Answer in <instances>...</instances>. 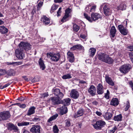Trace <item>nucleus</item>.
I'll list each match as a JSON object with an SVG mask.
<instances>
[{
    "mask_svg": "<svg viewBox=\"0 0 133 133\" xmlns=\"http://www.w3.org/2000/svg\"><path fill=\"white\" fill-rule=\"evenodd\" d=\"M53 129V131L54 133H58L59 130L57 126L56 125L54 126Z\"/></svg>",
    "mask_w": 133,
    "mask_h": 133,
    "instance_id": "a18cd8bd",
    "label": "nucleus"
},
{
    "mask_svg": "<svg viewBox=\"0 0 133 133\" xmlns=\"http://www.w3.org/2000/svg\"><path fill=\"white\" fill-rule=\"evenodd\" d=\"M10 83H7V84L3 86V89L4 88H5L7 87L9 85H10Z\"/></svg>",
    "mask_w": 133,
    "mask_h": 133,
    "instance_id": "338daca9",
    "label": "nucleus"
},
{
    "mask_svg": "<svg viewBox=\"0 0 133 133\" xmlns=\"http://www.w3.org/2000/svg\"><path fill=\"white\" fill-rule=\"evenodd\" d=\"M84 15L85 18L91 22L93 21H95L99 18L101 19L102 18L101 15L97 13L92 12L91 15V18L85 13H84Z\"/></svg>",
    "mask_w": 133,
    "mask_h": 133,
    "instance_id": "f257e3e1",
    "label": "nucleus"
},
{
    "mask_svg": "<svg viewBox=\"0 0 133 133\" xmlns=\"http://www.w3.org/2000/svg\"><path fill=\"white\" fill-rule=\"evenodd\" d=\"M73 28L74 31L77 32L79 30V27L78 25L76 24H73Z\"/></svg>",
    "mask_w": 133,
    "mask_h": 133,
    "instance_id": "a19ab883",
    "label": "nucleus"
},
{
    "mask_svg": "<svg viewBox=\"0 0 133 133\" xmlns=\"http://www.w3.org/2000/svg\"><path fill=\"white\" fill-rule=\"evenodd\" d=\"M19 47H22L23 50L28 51L31 49V45L29 43L25 42H21L19 44Z\"/></svg>",
    "mask_w": 133,
    "mask_h": 133,
    "instance_id": "39448f33",
    "label": "nucleus"
},
{
    "mask_svg": "<svg viewBox=\"0 0 133 133\" xmlns=\"http://www.w3.org/2000/svg\"><path fill=\"white\" fill-rule=\"evenodd\" d=\"M62 78L63 79H70L72 78V77L70 74H67L63 75Z\"/></svg>",
    "mask_w": 133,
    "mask_h": 133,
    "instance_id": "58836bf2",
    "label": "nucleus"
},
{
    "mask_svg": "<svg viewBox=\"0 0 133 133\" xmlns=\"http://www.w3.org/2000/svg\"><path fill=\"white\" fill-rule=\"evenodd\" d=\"M122 116L121 114L115 116L114 119L115 121H121L122 120Z\"/></svg>",
    "mask_w": 133,
    "mask_h": 133,
    "instance_id": "c9c22d12",
    "label": "nucleus"
},
{
    "mask_svg": "<svg viewBox=\"0 0 133 133\" xmlns=\"http://www.w3.org/2000/svg\"><path fill=\"white\" fill-rule=\"evenodd\" d=\"M96 113L98 116H100L102 114V113L100 112L97 111H96Z\"/></svg>",
    "mask_w": 133,
    "mask_h": 133,
    "instance_id": "680f3d73",
    "label": "nucleus"
},
{
    "mask_svg": "<svg viewBox=\"0 0 133 133\" xmlns=\"http://www.w3.org/2000/svg\"><path fill=\"white\" fill-rule=\"evenodd\" d=\"M90 8H91V5H89L88 6H87L85 9V11L90 13L91 12H90Z\"/></svg>",
    "mask_w": 133,
    "mask_h": 133,
    "instance_id": "5fc2aeb1",
    "label": "nucleus"
},
{
    "mask_svg": "<svg viewBox=\"0 0 133 133\" xmlns=\"http://www.w3.org/2000/svg\"><path fill=\"white\" fill-rule=\"evenodd\" d=\"M84 110L83 108L81 107L78 110L77 112L74 115V118H76L83 116L84 112Z\"/></svg>",
    "mask_w": 133,
    "mask_h": 133,
    "instance_id": "ddd939ff",
    "label": "nucleus"
},
{
    "mask_svg": "<svg viewBox=\"0 0 133 133\" xmlns=\"http://www.w3.org/2000/svg\"><path fill=\"white\" fill-rule=\"evenodd\" d=\"M70 96L71 98L76 99L78 98L79 96V93L78 91L76 90L72 89L70 93Z\"/></svg>",
    "mask_w": 133,
    "mask_h": 133,
    "instance_id": "f8f14e48",
    "label": "nucleus"
},
{
    "mask_svg": "<svg viewBox=\"0 0 133 133\" xmlns=\"http://www.w3.org/2000/svg\"><path fill=\"white\" fill-rule=\"evenodd\" d=\"M80 37L83 39H85V38L86 36L84 35L81 34Z\"/></svg>",
    "mask_w": 133,
    "mask_h": 133,
    "instance_id": "774afa93",
    "label": "nucleus"
},
{
    "mask_svg": "<svg viewBox=\"0 0 133 133\" xmlns=\"http://www.w3.org/2000/svg\"><path fill=\"white\" fill-rule=\"evenodd\" d=\"M39 64L40 66V68L42 70H44L45 69V66L44 63L43 61L42 60L41 58H40L38 61Z\"/></svg>",
    "mask_w": 133,
    "mask_h": 133,
    "instance_id": "393cba45",
    "label": "nucleus"
},
{
    "mask_svg": "<svg viewBox=\"0 0 133 133\" xmlns=\"http://www.w3.org/2000/svg\"><path fill=\"white\" fill-rule=\"evenodd\" d=\"M10 116L9 112L6 111L0 113V121L6 120Z\"/></svg>",
    "mask_w": 133,
    "mask_h": 133,
    "instance_id": "0eeeda50",
    "label": "nucleus"
},
{
    "mask_svg": "<svg viewBox=\"0 0 133 133\" xmlns=\"http://www.w3.org/2000/svg\"><path fill=\"white\" fill-rule=\"evenodd\" d=\"M110 32L111 37L112 38L114 37L115 36V34L116 32V30L114 26H112Z\"/></svg>",
    "mask_w": 133,
    "mask_h": 133,
    "instance_id": "a878e982",
    "label": "nucleus"
},
{
    "mask_svg": "<svg viewBox=\"0 0 133 133\" xmlns=\"http://www.w3.org/2000/svg\"><path fill=\"white\" fill-rule=\"evenodd\" d=\"M67 55L69 62H73L74 61V57L73 53L70 51H69L67 52Z\"/></svg>",
    "mask_w": 133,
    "mask_h": 133,
    "instance_id": "4be33fe9",
    "label": "nucleus"
},
{
    "mask_svg": "<svg viewBox=\"0 0 133 133\" xmlns=\"http://www.w3.org/2000/svg\"><path fill=\"white\" fill-rule=\"evenodd\" d=\"M126 5L124 3H122L118 6V9L119 10H124L126 9Z\"/></svg>",
    "mask_w": 133,
    "mask_h": 133,
    "instance_id": "473e14b6",
    "label": "nucleus"
},
{
    "mask_svg": "<svg viewBox=\"0 0 133 133\" xmlns=\"http://www.w3.org/2000/svg\"><path fill=\"white\" fill-rule=\"evenodd\" d=\"M88 92L92 96H94L96 92V87L93 85H91L88 90Z\"/></svg>",
    "mask_w": 133,
    "mask_h": 133,
    "instance_id": "4468645a",
    "label": "nucleus"
},
{
    "mask_svg": "<svg viewBox=\"0 0 133 133\" xmlns=\"http://www.w3.org/2000/svg\"><path fill=\"white\" fill-rule=\"evenodd\" d=\"M41 128L39 125H34L32 126L30 131L31 133H41Z\"/></svg>",
    "mask_w": 133,
    "mask_h": 133,
    "instance_id": "6e6552de",
    "label": "nucleus"
},
{
    "mask_svg": "<svg viewBox=\"0 0 133 133\" xmlns=\"http://www.w3.org/2000/svg\"><path fill=\"white\" fill-rule=\"evenodd\" d=\"M58 8V5H57L56 4H54L51 7V10L50 11L51 12L52 10H56L57 8Z\"/></svg>",
    "mask_w": 133,
    "mask_h": 133,
    "instance_id": "49530a36",
    "label": "nucleus"
},
{
    "mask_svg": "<svg viewBox=\"0 0 133 133\" xmlns=\"http://www.w3.org/2000/svg\"><path fill=\"white\" fill-rule=\"evenodd\" d=\"M63 0H54V1L55 3H60L62 2Z\"/></svg>",
    "mask_w": 133,
    "mask_h": 133,
    "instance_id": "0e129e2a",
    "label": "nucleus"
},
{
    "mask_svg": "<svg viewBox=\"0 0 133 133\" xmlns=\"http://www.w3.org/2000/svg\"><path fill=\"white\" fill-rule=\"evenodd\" d=\"M8 129L10 130H14L15 132H17L18 129L17 126L12 123H9L8 124Z\"/></svg>",
    "mask_w": 133,
    "mask_h": 133,
    "instance_id": "a211bd4d",
    "label": "nucleus"
},
{
    "mask_svg": "<svg viewBox=\"0 0 133 133\" xmlns=\"http://www.w3.org/2000/svg\"><path fill=\"white\" fill-rule=\"evenodd\" d=\"M15 65H17L22 64V62H14Z\"/></svg>",
    "mask_w": 133,
    "mask_h": 133,
    "instance_id": "13d9d810",
    "label": "nucleus"
},
{
    "mask_svg": "<svg viewBox=\"0 0 133 133\" xmlns=\"http://www.w3.org/2000/svg\"><path fill=\"white\" fill-rule=\"evenodd\" d=\"M32 120L33 121H39L40 120V119L38 117H35L33 118Z\"/></svg>",
    "mask_w": 133,
    "mask_h": 133,
    "instance_id": "69168bd1",
    "label": "nucleus"
},
{
    "mask_svg": "<svg viewBox=\"0 0 133 133\" xmlns=\"http://www.w3.org/2000/svg\"><path fill=\"white\" fill-rule=\"evenodd\" d=\"M71 50L74 51L77 49L76 45H74L70 49Z\"/></svg>",
    "mask_w": 133,
    "mask_h": 133,
    "instance_id": "bf43d9fd",
    "label": "nucleus"
},
{
    "mask_svg": "<svg viewBox=\"0 0 133 133\" xmlns=\"http://www.w3.org/2000/svg\"><path fill=\"white\" fill-rule=\"evenodd\" d=\"M109 92L108 90H107V92L105 94V97L107 99H108L109 97Z\"/></svg>",
    "mask_w": 133,
    "mask_h": 133,
    "instance_id": "864d4df0",
    "label": "nucleus"
},
{
    "mask_svg": "<svg viewBox=\"0 0 133 133\" xmlns=\"http://www.w3.org/2000/svg\"><path fill=\"white\" fill-rule=\"evenodd\" d=\"M15 55L17 58L19 59H22L25 57L24 50L22 47H19L15 51Z\"/></svg>",
    "mask_w": 133,
    "mask_h": 133,
    "instance_id": "20e7f679",
    "label": "nucleus"
},
{
    "mask_svg": "<svg viewBox=\"0 0 133 133\" xmlns=\"http://www.w3.org/2000/svg\"><path fill=\"white\" fill-rule=\"evenodd\" d=\"M65 126L68 127H69L71 125V123L69 120L65 121Z\"/></svg>",
    "mask_w": 133,
    "mask_h": 133,
    "instance_id": "de8ad7c7",
    "label": "nucleus"
},
{
    "mask_svg": "<svg viewBox=\"0 0 133 133\" xmlns=\"http://www.w3.org/2000/svg\"><path fill=\"white\" fill-rule=\"evenodd\" d=\"M129 84L131 87L132 90L133 91V83L132 81H130L129 82Z\"/></svg>",
    "mask_w": 133,
    "mask_h": 133,
    "instance_id": "052dcab7",
    "label": "nucleus"
},
{
    "mask_svg": "<svg viewBox=\"0 0 133 133\" xmlns=\"http://www.w3.org/2000/svg\"><path fill=\"white\" fill-rule=\"evenodd\" d=\"M59 98L57 97H52L51 98L52 103L54 105H58L61 103V102L59 99Z\"/></svg>",
    "mask_w": 133,
    "mask_h": 133,
    "instance_id": "6ab92c4d",
    "label": "nucleus"
},
{
    "mask_svg": "<svg viewBox=\"0 0 133 133\" xmlns=\"http://www.w3.org/2000/svg\"><path fill=\"white\" fill-rule=\"evenodd\" d=\"M117 129V128L116 126H115L111 129L110 130V133H114Z\"/></svg>",
    "mask_w": 133,
    "mask_h": 133,
    "instance_id": "8fccbe9b",
    "label": "nucleus"
},
{
    "mask_svg": "<svg viewBox=\"0 0 133 133\" xmlns=\"http://www.w3.org/2000/svg\"><path fill=\"white\" fill-rule=\"evenodd\" d=\"M48 58H50L52 61L56 62L58 61L60 58V55L59 53H53L51 52L48 53L46 54Z\"/></svg>",
    "mask_w": 133,
    "mask_h": 133,
    "instance_id": "f03ea898",
    "label": "nucleus"
},
{
    "mask_svg": "<svg viewBox=\"0 0 133 133\" xmlns=\"http://www.w3.org/2000/svg\"><path fill=\"white\" fill-rule=\"evenodd\" d=\"M89 53L90 56L93 57L95 55L96 52V50L94 48H90L89 49Z\"/></svg>",
    "mask_w": 133,
    "mask_h": 133,
    "instance_id": "72a5a7b5",
    "label": "nucleus"
},
{
    "mask_svg": "<svg viewBox=\"0 0 133 133\" xmlns=\"http://www.w3.org/2000/svg\"><path fill=\"white\" fill-rule=\"evenodd\" d=\"M105 125V122L102 120L97 121L95 123L92 124L94 128L97 130H101Z\"/></svg>",
    "mask_w": 133,
    "mask_h": 133,
    "instance_id": "7ed1b4c3",
    "label": "nucleus"
},
{
    "mask_svg": "<svg viewBox=\"0 0 133 133\" xmlns=\"http://www.w3.org/2000/svg\"><path fill=\"white\" fill-rule=\"evenodd\" d=\"M118 101L117 98H113L111 101L110 105L113 106H117L118 104Z\"/></svg>",
    "mask_w": 133,
    "mask_h": 133,
    "instance_id": "c85d7f7f",
    "label": "nucleus"
},
{
    "mask_svg": "<svg viewBox=\"0 0 133 133\" xmlns=\"http://www.w3.org/2000/svg\"><path fill=\"white\" fill-rule=\"evenodd\" d=\"M52 91L53 93L57 96L59 98H62L63 97V94L60 92L59 89L57 88L54 89H53Z\"/></svg>",
    "mask_w": 133,
    "mask_h": 133,
    "instance_id": "9d476101",
    "label": "nucleus"
},
{
    "mask_svg": "<svg viewBox=\"0 0 133 133\" xmlns=\"http://www.w3.org/2000/svg\"><path fill=\"white\" fill-rule=\"evenodd\" d=\"M97 93L99 95H102L104 93L103 87L101 83L99 84L97 86Z\"/></svg>",
    "mask_w": 133,
    "mask_h": 133,
    "instance_id": "2eb2a0df",
    "label": "nucleus"
},
{
    "mask_svg": "<svg viewBox=\"0 0 133 133\" xmlns=\"http://www.w3.org/2000/svg\"><path fill=\"white\" fill-rule=\"evenodd\" d=\"M57 110L59 113L61 115L66 114L68 112L67 107L65 106H62L61 107L57 108Z\"/></svg>",
    "mask_w": 133,
    "mask_h": 133,
    "instance_id": "9b49d317",
    "label": "nucleus"
},
{
    "mask_svg": "<svg viewBox=\"0 0 133 133\" xmlns=\"http://www.w3.org/2000/svg\"><path fill=\"white\" fill-rule=\"evenodd\" d=\"M6 73V71L5 69H0V76L4 75Z\"/></svg>",
    "mask_w": 133,
    "mask_h": 133,
    "instance_id": "37998d69",
    "label": "nucleus"
},
{
    "mask_svg": "<svg viewBox=\"0 0 133 133\" xmlns=\"http://www.w3.org/2000/svg\"><path fill=\"white\" fill-rule=\"evenodd\" d=\"M41 21L45 25L49 24L50 23V19L45 16L44 15L41 18Z\"/></svg>",
    "mask_w": 133,
    "mask_h": 133,
    "instance_id": "aec40b11",
    "label": "nucleus"
},
{
    "mask_svg": "<svg viewBox=\"0 0 133 133\" xmlns=\"http://www.w3.org/2000/svg\"><path fill=\"white\" fill-rule=\"evenodd\" d=\"M70 17L64 14V16L63 17L61 20V21L63 22H65L66 21L69 20V18Z\"/></svg>",
    "mask_w": 133,
    "mask_h": 133,
    "instance_id": "ea45409f",
    "label": "nucleus"
},
{
    "mask_svg": "<svg viewBox=\"0 0 133 133\" xmlns=\"http://www.w3.org/2000/svg\"><path fill=\"white\" fill-rule=\"evenodd\" d=\"M8 32V29L3 26H0V32L3 34H5Z\"/></svg>",
    "mask_w": 133,
    "mask_h": 133,
    "instance_id": "c756f323",
    "label": "nucleus"
},
{
    "mask_svg": "<svg viewBox=\"0 0 133 133\" xmlns=\"http://www.w3.org/2000/svg\"><path fill=\"white\" fill-rule=\"evenodd\" d=\"M118 27L120 32L122 35H127L128 32V29L124 27L122 25H119Z\"/></svg>",
    "mask_w": 133,
    "mask_h": 133,
    "instance_id": "1a4fd4ad",
    "label": "nucleus"
},
{
    "mask_svg": "<svg viewBox=\"0 0 133 133\" xmlns=\"http://www.w3.org/2000/svg\"><path fill=\"white\" fill-rule=\"evenodd\" d=\"M105 15L108 16L111 14V12L108 5H105L103 8Z\"/></svg>",
    "mask_w": 133,
    "mask_h": 133,
    "instance_id": "f3484780",
    "label": "nucleus"
},
{
    "mask_svg": "<svg viewBox=\"0 0 133 133\" xmlns=\"http://www.w3.org/2000/svg\"><path fill=\"white\" fill-rule=\"evenodd\" d=\"M16 71L14 70L10 69L7 71H6V74L9 76H12L15 75Z\"/></svg>",
    "mask_w": 133,
    "mask_h": 133,
    "instance_id": "7c9ffc66",
    "label": "nucleus"
},
{
    "mask_svg": "<svg viewBox=\"0 0 133 133\" xmlns=\"http://www.w3.org/2000/svg\"><path fill=\"white\" fill-rule=\"evenodd\" d=\"M76 45L77 49L79 50H81L83 49V47L80 44H77Z\"/></svg>",
    "mask_w": 133,
    "mask_h": 133,
    "instance_id": "603ef678",
    "label": "nucleus"
},
{
    "mask_svg": "<svg viewBox=\"0 0 133 133\" xmlns=\"http://www.w3.org/2000/svg\"><path fill=\"white\" fill-rule=\"evenodd\" d=\"M129 56L131 61H132L133 63V52H131L129 53Z\"/></svg>",
    "mask_w": 133,
    "mask_h": 133,
    "instance_id": "6e6d98bb",
    "label": "nucleus"
},
{
    "mask_svg": "<svg viewBox=\"0 0 133 133\" xmlns=\"http://www.w3.org/2000/svg\"><path fill=\"white\" fill-rule=\"evenodd\" d=\"M92 104L94 105H96L98 104V103L96 101H94L92 102Z\"/></svg>",
    "mask_w": 133,
    "mask_h": 133,
    "instance_id": "e2e57ef3",
    "label": "nucleus"
},
{
    "mask_svg": "<svg viewBox=\"0 0 133 133\" xmlns=\"http://www.w3.org/2000/svg\"><path fill=\"white\" fill-rule=\"evenodd\" d=\"M127 48L128 49V50L130 51H133V45H129L127 46Z\"/></svg>",
    "mask_w": 133,
    "mask_h": 133,
    "instance_id": "3c124183",
    "label": "nucleus"
},
{
    "mask_svg": "<svg viewBox=\"0 0 133 133\" xmlns=\"http://www.w3.org/2000/svg\"><path fill=\"white\" fill-rule=\"evenodd\" d=\"M62 9V8L61 7H60L59 8L58 10V11L57 12V16H60V15L59 14H60L61 12V10Z\"/></svg>",
    "mask_w": 133,
    "mask_h": 133,
    "instance_id": "4d7b16f0",
    "label": "nucleus"
},
{
    "mask_svg": "<svg viewBox=\"0 0 133 133\" xmlns=\"http://www.w3.org/2000/svg\"><path fill=\"white\" fill-rule=\"evenodd\" d=\"M107 56L104 53H101L98 54V58L99 60L104 62Z\"/></svg>",
    "mask_w": 133,
    "mask_h": 133,
    "instance_id": "5701e85b",
    "label": "nucleus"
},
{
    "mask_svg": "<svg viewBox=\"0 0 133 133\" xmlns=\"http://www.w3.org/2000/svg\"><path fill=\"white\" fill-rule=\"evenodd\" d=\"M130 107V104L129 102V101H127V103L126 105V107L125 109V110L127 111L129 109V108Z\"/></svg>",
    "mask_w": 133,
    "mask_h": 133,
    "instance_id": "c03bdc74",
    "label": "nucleus"
},
{
    "mask_svg": "<svg viewBox=\"0 0 133 133\" xmlns=\"http://www.w3.org/2000/svg\"><path fill=\"white\" fill-rule=\"evenodd\" d=\"M105 79L106 82L110 85L113 86L114 85V83L113 81L111 78L106 75L105 77Z\"/></svg>",
    "mask_w": 133,
    "mask_h": 133,
    "instance_id": "412c9836",
    "label": "nucleus"
},
{
    "mask_svg": "<svg viewBox=\"0 0 133 133\" xmlns=\"http://www.w3.org/2000/svg\"><path fill=\"white\" fill-rule=\"evenodd\" d=\"M104 62L109 64H111L113 63L114 60L111 57L107 55Z\"/></svg>",
    "mask_w": 133,
    "mask_h": 133,
    "instance_id": "cd10ccee",
    "label": "nucleus"
},
{
    "mask_svg": "<svg viewBox=\"0 0 133 133\" xmlns=\"http://www.w3.org/2000/svg\"><path fill=\"white\" fill-rule=\"evenodd\" d=\"M71 99L69 98H67L64 99L62 101V103L63 106L68 105L70 103Z\"/></svg>",
    "mask_w": 133,
    "mask_h": 133,
    "instance_id": "b1692460",
    "label": "nucleus"
},
{
    "mask_svg": "<svg viewBox=\"0 0 133 133\" xmlns=\"http://www.w3.org/2000/svg\"><path fill=\"white\" fill-rule=\"evenodd\" d=\"M15 104L21 108H24L26 107V104H21L20 103H17Z\"/></svg>",
    "mask_w": 133,
    "mask_h": 133,
    "instance_id": "79ce46f5",
    "label": "nucleus"
},
{
    "mask_svg": "<svg viewBox=\"0 0 133 133\" xmlns=\"http://www.w3.org/2000/svg\"><path fill=\"white\" fill-rule=\"evenodd\" d=\"M71 11V9L68 8L65 10L64 14L70 17V13Z\"/></svg>",
    "mask_w": 133,
    "mask_h": 133,
    "instance_id": "e433bc0d",
    "label": "nucleus"
},
{
    "mask_svg": "<svg viewBox=\"0 0 133 133\" xmlns=\"http://www.w3.org/2000/svg\"><path fill=\"white\" fill-rule=\"evenodd\" d=\"M30 123V124H31L32 123L26 122L23 121L21 123H18L17 125L18 126H27L29 125Z\"/></svg>",
    "mask_w": 133,
    "mask_h": 133,
    "instance_id": "f704fd0d",
    "label": "nucleus"
},
{
    "mask_svg": "<svg viewBox=\"0 0 133 133\" xmlns=\"http://www.w3.org/2000/svg\"><path fill=\"white\" fill-rule=\"evenodd\" d=\"M112 115L110 113L106 112L104 116V118L107 120H110L111 119L112 116Z\"/></svg>",
    "mask_w": 133,
    "mask_h": 133,
    "instance_id": "2f4dec72",
    "label": "nucleus"
},
{
    "mask_svg": "<svg viewBox=\"0 0 133 133\" xmlns=\"http://www.w3.org/2000/svg\"><path fill=\"white\" fill-rule=\"evenodd\" d=\"M96 8V5L91 6V8H90V12H94Z\"/></svg>",
    "mask_w": 133,
    "mask_h": 133,
    "instance_id": "09e8293b",
    "label": "nucleus"
},
{
    "mask_svg": "<svg viewBox=\"0 0 133 133\" xmlns=\"http://www.w3.org/2000/svg\"><path fill=\"white\" fill-rule=\"evenodd\" d=\"M35 109L36 108L34 106L30 107L28 111L27 115L30 116L34 114L35 112Z\"/></svg>",
    "mask_w": 133,
    "mask_h": 133,
    "instance_id": "bb28decb",
    "label": "nucleus"
},
{
    "mask_svg": "<svg viewBox=\"0 0 133 133\" xmlns=\"http://www.w3.org/2000/svg\"><path fill=\"white\" fill-rule=\"evenodd\" d=\"M43 4V2L41 1L39 2L37 5V11H39L40 10Z\"/></svg>",
    "mask_w": 133,
    "mask_h": 133,
    "instance_id": "4c0bfd02",
    "label": "nucleus"
},
{
    "mask_svg": "<svg viewBox=\"0 0 133 133\" xmlns=\"http://www.w3.org/2000/svg\"><path fill=\"white\" fill-rule=\"evenodd\" d=\"M58 116V115L57 114H55V115L51 117L46 122V124L49 126L51 125L52 122V121L55 119Z\"/></svg>",
    "mask_w": 133,
    "mask_h": 133,
    "instance_id": "dca6fc26",
    "label": "nucleus"
},
{
    "mask_svg": "<svg viewBox=\"0 0 133 133\" xmlns=\"http://www.w3.org/2000/svg\"><path fill=\"white\" fill-rule=\"evenodd\" d=\"M131 68V66L130 65L127 64L122 66L120 68L119 70L121 72L125 74L128 72Z\"/></svg>",
    "mask_w": 133,
    "mask_h": 133,
    "instance_id": "423d86ee",
    "label": "nucleus"
}]
</instances>
